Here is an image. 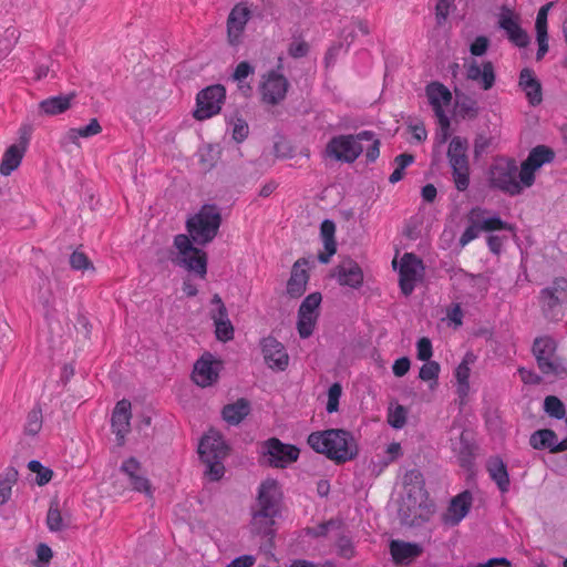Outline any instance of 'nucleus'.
<instances>
[{
  "label": "nucleus",
  "instance_id": "nucleus-49",
  "mask_svg": "<svg viewBox=\"0 0 567 567\" xmlns=\"http://www.w3.org/2000/svg\"><path fill=\"white\" fill-rule=\"evenodd\" d=\"M233 138L237 142H243L249 133L248 124L241 120L236 118L230 122Z\"/></svg>",
  "mask_w": 567,
  "mask_h": 567
},
{
  "label": "nucleus",
  "instance_id": "nucleus-34",
  "mask_svg": "<svg viewBox=\"0 0 567 567\" xmlns=\"http://www.w3.org/2000/svg\"><path fill=\"white\" fill-rule=\"evenodd\" d=\"M487 470L492 480L497 484L498 488L505 493L509 487V476L506 465L501 458H492L487 463Z\"/></svg>",
  "mask_w": 567,
  "mask_h": 567
},
{
  "label": "nucleus",
  "instance_id": "nucleus-26",
  "mask_svg": "<svg viewBox=\"0 0 567 567\" xmlns=\"http://www.w3.org/2000/svg\"><path fill=\"white\" fill-rule=\"evenodd\" d=\"M333 276L341 286H348L350 288H359L363 282L361 267L351 259L340 262L334 269Z\"/></svg>",
  "mask_w": 567,
  "mask_h": 567
},
{
  "label": "nucleus",
  "instance_id": "nucleus-27",
  "mask_svg": "<svg viewBox=\"0 0 567 567\" xmlns=\"http://www.w3.org/2000/svg\"><path fill=\"white\" fill-rule=\"evenodd\" d=\"M423 549L419 544L403 540H392L390 543V554L398 565H409L416 559Z\"/></svg>",
  "mask_w": 567,
  "mask_h": 567
},
{
  "label": "nucleus",
  "instance_id": "nucleus-29",
  "mask_svg": "<svg viewBox=\"0 0 567 567\" xmlns=\"http://www.w3.org/2000/svg\"><path fill=\"white\" fill-rule=\"evenodd\" d=\"M518 85L525 93L530 105H538L543 100L542 85L535 73L529 69L522 70Z\"/></svg>",
  "mask_w": 567,
  "mask_h": 567
},
{
  "label": "nucleus",
  "instance_id": "nucleus-9",
  "mask_svg": "<svg viewBox=\"0 0 567 567\" xmlns=\"http://www.w3.org/2000/svg\"><path fill=\"white\" fill-rule=\"evenodd\" d=\"M425 96L442 130V142L446 140L450 128V112L453 95L447 86L440 82H431L425 86Z\"/></svg>",
  "mask_w": 567,
  "mask_h": 567
},
{
  "label": "nucleus",
  "instance_id": "nucleus-15",
  "mask_svg": "<svg viewBox=\"0 0 567 567\" xmlns=\"http://www.w3.org/2000/svg\"><path fill=\"white\" fill-rule=\"evenodd\" d=\"M321 295L313 292L300 305L298 311L297 329L301 338H308L312 334L319 315V306L321 303Z\"/></svg>",
  "mask_w": 567,
  "mask_h": 567
},
{
  "label": "nucleus",
  "instance_id": "nucleus-55",
  "mask_svg": "<svg viewBox=\"0 0 567 567\" xmlns=\"http://www.w3.org/2000/svg\"><path fill=\"white\" fill-rule=\"evenodd\" d=\"M35 551H37V560L34 564L38 567H47L53 556L52 549L45 544H40V545H38Z\"/></svg>",
  "mask_w": 567,
  "mask_h": 567
},
{
  "label": "nucleus",
  "instance_id": "nucleus-19",
  "mask_svg": "<svg viewBox=\"0 0 567 567\" xmlns=\"http://www.w3.org/2000/svg\"><path fill=\"white\" fill-rule=\"evenodd\" d=\"M498 25L503 29L511 42L519 48L529 43V37L519 24V16L507 7H502L498 14Z\"/></svg>",
  "mask_w": 567,
  "mask_h": 567
},
{
  "label": "nucleus",
  "instance_id": "nucleus-32",
  "mask_svg": "<svg viewBox=\"0 0 567 567\" xmlns=\"http://www.w3.org/2000/svg\"><path fill=\"white\" fill-rule=\"evenodd\" d=\"M336 225L332 220L326 219L320 227V236L323 244V252H320L318 258L322 264L329 262L330 258L337 251V243L334 239Z\"/></svg>",
  "mask_w": 567,
  "mask_h": 567
},
{
  "label": "nucleus",
  "instance_id": "nucleus-57",
  "mask_svg": "<svg viewBox=\"0 0 567 567\" xmlns=\"http://www.w3.org/2000/svg\"><path fill=\"white\" fill-rule=\"evenodd\" d=\"M42 425L41 412L38 410H33L28 415V421L25 424V431L30 434H37Z\"/></svg>",
  "mask_w": 567,
  "mask_h": 567
},
{
  "label": "nucleus",
  "instance_id": "nucleus-5",
  "mask_svg": "<svg viewBox=\"0 0 567 567\" xmlns=\"http://www.w3.org/2000/svg\"><path fill=\"white\" fill-rule=\"evenodd\" d=\"M533 354L540 372L551 381L567 375V363L557 353V342L548 336L538 337L533 343Z\"/></svg>",
  "mask_w": 567,
  "mask_h": 567
},
{
  "label": "nucleus",
  "instance_id": "nucleus-54",
  "mask_svg": "<svg viewBox=\"0 0 567 567\" xmlns=\"http://www.w3.org/2000/svg\"><path fill=\"white\" fill-rule=\"evenodd\" d=\"M198 155L200 161L204 163V168H209L216 161L217 151L213 145H205L199 148Z\"/></svg>",
  "mask_w": 567,
  "mask_h": 567
},
{
  "label": "nucleus",
  "instance_id": "nucleus-28",
  "mask_svg": "<svg viewBox=\"0 0 567 567\" xmlns=\"http://www.w3.org/2000/svg\"><path fill=\"white\" fill-rule=\"evenodd\" d=\"M472 506V495L463 492L456 495L450 503L444 515V522L449 525H457L470 512Z\"/></svg>",
  "mask_w": 567,
  "mask_h": 567
},
{
  "label": "nucleus",
  "instance_id": "nucleus-24",
  "mask_svg": "<svg viewBox=\"0 0 567 567\" xmlns=\"http://www.w3.org/2000/svg\"><path fill=\"white\" fill-rule=\"evenodd\" d=\"M309 262L306 259H298L291 269L290 278L287 282V293L292 298L303 295L309 280Z\"/></svg>",
  "mask_w": 567,
  "mask_h": 567
},
{
  "label": "nucleus",
  "instance_id": "nucleus-48",
  "mask_svg": "<svg viewBox=\"0 0 567 567\" xmlns=\"http://www.w3.org/2000/svg\"><path fill=\"white\" fill-rule=\"evenodd\" d=\"M47 524L51 532H59L63 529V518L58 506H51L47 515Z\"/></svg>",
  "mask_w": 567,
  "mask_h": 567
},
{
  "label": "nucleus",
  "instance_id": "nucleus-64",
  "mask_svg": "<svg viewBox=\"0 0 567 567\" xmlns=\"http://www.w3.org/2000/svg\"><path fill=\"white\" fill-rule=\"evenodd\" d=\"M537 35V42H538V51H537V60H540L544 58V55L548 51V35L547 32L545 33H536Z\"/></svg>",
  "mask_w": 567,
  "mask_h": 567
},
{
  "label": "nucleus",
  "instance_id": "nucleus-8",
  "mask_svg": "<svg viewBox=\"0 0 567 567\" xmlns=\"http://www.w3.org/2000/svg\"><path fill=\"white\" fill-rule=\"evenodd\" d=\"M372 133L363 131L357 135H339L330 140L326 155L343 163H353L363 152V140H371Z\"/></svg>",
  "mask_w": 567,
  "mask_h": 567
},
{
  "label": "nucleus",
  "instance_id": "nucleus-40",
  "mask_svg": "<svg viewBox=\"0 0 567 567\" xmlns=\"http://www.w3.org/2000/svg\"><path fill=\"white\" fill-rule=\"evenodd\" d=\"M414 161V157L410 154H401L395 157V168L389 177L390 183L395 184L401 181L404 176V169L411 165Z\"/></svg>",
  "mask_w": 567,
  "mask_h": 567
},
{
  "label": "nucleus",
  "instance_id": "nucleus-58",
  "mask_svg": "<svg viewBox=\"0 0 567 567\" xmlns=\"http://www.w3.org/2000/svg\"><path fill=\"white\" fill-rule=\"evenodd\" d=\"M363 142L369 143L368 146H364L365 156L370 162H373L378 158L380 154V142L374 137V134L372 133L371 140H363Z\"/></svg>",
  "mask_w": 567,
  "mask_h": 567
},
{
  "label": "nucleus",
  "instance_id": "nucleus-51",
  "mask_svg": "<svg viewBox=\"0 0 567 567\" xmlns=\"http://www.w3.org/2000/svg\"><path fill=\"white\" fill-rule=\"evenodd\" d=\"M215 333L219 341L226 342L231 340L234 338V327L230 320H227L226 322H217Z\"/></svg>",
  "mask_w": 567,
  "mask_h": 567
},
{
  "label": "nucleus",
  "instance_id": "nucleus-11",
  "mask_svg": "<svg viewBox=\"0 0 567 567\" xmlns=\"http://www.w3.org/2000/svg\"><path fill=\"white\" fill-rule=\"evenodd\" d=\"M174 245L177 249V262L188 271H193L200 278H205L207 272L206 252L194 247L189 237L186 235H177Z\"/></svg>",
  "mask_w": 567,
  "mask_h": 567
},
{
  "label": "nucleus",
  "instance_id": "nucleus-53",
  "mask_svg": "<svg viewBox=\"0 0 567 567\" xmlns=\"http://www.w3.org/2000/svg\"><path fill=\"white\" fill-rule=\"evenodd\" d=\"M481 231H482V228L480 226V223L475 221V220H470V226L463 233V235L460 239V245L462 247H465L467 244H470L472 240H474Z\"/></svg>",
  "mask_w": 567,
  "mask_h": 567
},
{
  "label": "nucleus",
  "instance_id": "nucleus-17",
  "mask_svg": "<svg viewBox=\"0 0 567 567\" xmlns=\"http://www.w3.org/2000/svg\"><path fill=\"white\" fill-rule=\"evenodd\" d=\"M539 302L543 311L554 317L556 309L567 303V280L555 279L550 286L540 291Z\"/></svg>",
  "mask_w": 567,
  "mask_h": 567
},
{
  "label": "nucleus",
  "instance_id": "nucleus-7",
  "mask_svg": "<svg viewBox=\"0 0 567 567\" xmlns=\"http://www.w3.org/2000/svg\"><path fill=\"white\" fill-rule=\"evenodd\" d=\"M258 455L262 464L284 470L298 461L300 450L296 445L270 437L258 445Z\"/></svg>",
  "mask_w": 567,
  "mask_h": 567
},
{
  "label": "nucleus",
  "instance_id": "nucleus-46",
  "mask_svg": "<svg viewBox=\"0 0 567 567\" xmlns=\"http://www.w3.org/2000/svg\"><path fill=\"white\" fill-rule=\"evenodd\" d=\"M342 394V388L339 383H333L328 390L327 412L333 413L338 411L339 400Z\"/></svg>",
  "mask_w": 567,
  "mask_h": 567
},
{
  "label": "nucleus",
  "instance_id": "nucleus-23",
  "mask_svg": "<svg viewBox=\"0 0 567 567\" xmlns=\"http://www.w3.org/2000/svg\"><path fill=\"white\" fill-rule=\"evenodd\" d=\"M287 89L288 82L281 74L269 72L261 84L262 97L268 103H278L285 97Z\"/></svg>",
  "mask_w": 567,
  "mask_h": 567
},
{
  "label": "nucleus",
  "instance_id": "nucleus-1",
  "mask_svg": "<svg viewBox=\"0 0 567 567\" xmlns=\"http://www.w3.org/2000/svg\"><path fill=\"white\" fill-rule=\"evenodd\" d=\"M553 158L554 152L546 146L533 148L519 169L512 158H496L488 171V183L507 195H519L534 185L536 173Z\"/></svg>",
  "mask_w": 567,
  "mask_h": 567
},
{
  "label": "nucleus",
  "instance_id": "nucleus-36",
  "mask_svg": "<svg viewBox=\"0 0 567 567\" xmlns=\"http://www.w3.org/2000/svg\"><path fill=\"white\" fill-rule=\"evenodd\" d=\"M248 413L249 404L245 400H238L224 408L223 417L229 424H238Z\"/></svg>",
  "mask_w": 567,
  "mask_h": 567
},
{
  "label": "nucleus",
  "instance_id": "nucleus-13",
  "mask_svg": "<svg viewBox=\"0 0 567 567\" xmlns=\"http://www.w3.org/2000/svg\"><path fill=\"white\" fill-rule=\"evenodd\" d=\"M224 368L223 361L212 353H204L194 364L193 381L200 388L214 385Z\"/></svg>",
  "mask_w": 567,
  "mask_h": 567
},
{
  "label": "nucleus",
  "instance_id": "nucleus-52",
  "mask_svg": "<svg viewBox=\"0 0 567 567\" xmlns=\"http://www.w3.org/2000/svg\"><path fill=\"white\" fill-rule=\"evenodd\" d=\"M417 359L421 361H431L433 355L432 342L429 338H421L416 343Z\"/></svg>",
  "mask_w": 567,
  "mask_h": 567
},
{
  "label": "nucleus",
  "instance_id": "nucleus-39",
  "mask_svg": "<svg viewBox=\"0 0 567 567\" xmlns=\"http://www.w3.org/2000/svg\"><path fill=\"white\" fill-rule=\"evenodd\" d=\"M408 410L398 403H391L388 408V423L394 429H402L406 423Z\"/></svg>",
  "mask_w": 567,
  "mask_h": 567
},
{
  "label": "nucleus",
  "instance_id": "nucleus-10",
  "mask_svg": "<svg viewBox=\"0 0 567 567\" xmlns=\"http://www.w3.org/2000/svg\"><path fill=\"white\" fill-rule=\"evenodd\" d=\"M468 142L461 136H454L447 148V158L452 168L455 186L465 190L470 184Z\"/></svg>",
  "mask_w": 567,
  "mask_h": 567
},
{
  "label": "nucleus",
  "instance_id": "nucleus-42",
  "mask_svg": "<svg viewBox=\"0 0 567 567\" xmlns=\"http://www.w3.org/2000/svg\"><path fill=\"white\" fill-rule=\"evenodd\" d=\"M544 409L553 417L563 419L565 416V405L557 396H547L544 401Z\"/></svg>",
  "mask_w": 567,
  "mask_h": 567
},
{
  "label": "nucleus",
  "instance_id": "nucleus-31",
  "mask_svg": "<svg viewBox=\"0 0 567 567\" xmlns=\"http://www.w3.org/2000/svg\"><path fill=\"white\" fill-rule=\"evenodd\" d=\"M131 403L127 400H121L116 403L112 415V427L117 436L123 439L130 429Z\"/></svg>",
  "mask_w": 567,
  "mask_h": 567
},
{
  "label": "nucleus",
  "instance_id": "nucleus-59",
  "mask_svg": "<svg viewBox=\"0 0 567 567\" xmlns=\"http://www.w3.org/2000/svg\"><path fill=\"white\" fill-rule=\"evenodd\" d=\"M274 153L279 158H290L292 156V148L289 143L285 140H280L275 143Z\"/></svg>",
  "mask_w": 567,
  "mask_h": 567
},
{
  "label": "nucleus",
  "instance_id": "nucleus-25",
  "mask_svg": "<svg viewBox=\"0 0 567 567\" xmlns=\"http://www.w3.org/2000/svg\"><path fill=\"white\" fill-rule=\"evenodd\" d=\"M467 79L478 83L482 89L489 90L495 83L494 68L491 62L478 63L475 60L465 63Z\"/></svg>",
  "mask_w": 567,
  "mask_h": 567
},
{
  "label": "nucleus",
  "instance_id": "nucleus-47",
  "mask_svg": "<svg viewBox=\"0 0 567 567\" xmlns=\"http://www.w3.org/2000/svg\"><path fill=\"white\" fill-rule=\"evenodd\" d=\"M456 110L463 117H473L477 113L476 102L468 97L458 99L456 101Z\"/></svg>",
  "mask_w": 567,
  "mask_h": 567
},
{
  "label": "nucleus",
  "instance_id": "nucleus-3",
  "mask_svg": "<svg viewBox=\"0 0 567 567\" xmlns=\"http://www.w3.org/2000/svg\"><path fill=\"white\" fill-rule=\"evenodd\" d=\"M308 444L316 452L338 463L351 461L358 454L353 436L344 430L332 429L311 433L308 436Z\"/></svg>",
  "mask_w": 567,
  "mask_h": 567
},
{
  "label": "nucleus",
  "instance_id": "nucleus-38",
  "mask_svg": "<svg viewBox=\"0 0 567 567\" xmlns=\"http://www.w3.org/2000/svg\"><path fill=\"white\" fill-rule=\"evenodd\" d=\"M557 436L551 430H539L530 436V445L534 449H549L555 452Z\"/></svg>",
  "mask_w": 567,
  "mask_h": 567
},
{
  "label": "nucleus",
  "instance_id": "nucleus-56",
  "mask_svg": "<svg viewBox=\"0 0 567 567\" xmlns=\"http://www.w3.org/2000/svg\"><path fill=\"white\" fill-rule=\"evenodd\" d=\"M551 6H553V2H549L539 9V11L537 13V18H536V23H535L536 33L547 32V17H548V12H549Z\"/></svg>",
  "mask_w": 567,
  "mask_h": 567
},
{
  "label": "nucleus",
  "instance_id": "nucleus-44",
  "mask_svg": "<svg viewBox=\"0 0 567 567\" xmlns=\"http://www.w3.org/2000/svg\"><path fill=\"white\" fill-rule=\"evenodd\" d=\"M254 73V68L248 63V62H240L236 69H235V72L233 74V79L234 81H236L238 83V87L244 91V92H247L250 90L249 86H245L244 85V81L250 75Z\"/></svg>",
  "mask_w": 567,
  "mask_h": 567
},
{
  "label": "nucleus",
  "instance_id": "nucleus-45",
  "mask_svg": "<svg viewBox=\"0 0 567 567\" xmlns=\"http://www.w3.org/2000/svg\"><path fill=\"white\" fill-rule=\"evenodd\" d=\"M14 483L13 475H0V506L10 499Z\"/></svg>",
  "mask_w": 567,
  "mask_h": 567
},
{
  "label": "nucleus",
  "instance_id": "nucleus-30",
  "mask_svg": "<svg viewBox=\"0 0 567 567\" xmlns=\"http://www.w3.org/2000/svg\"><path fill=\"white\" fill-rule=\"evenodd\" d=\"M468 220H475L480 223L482 230L484 231H493V230H513V227L503 221L498 216L492 215L482 208H474L471 210L468 215Z\"/></svg>",
  "mask_w": 567,
  "mask_h": 567
},
{
  "label": "nucleus",
  "instance_id": "nucleus-63",
  "mask_svg": "<svg viewBox=\"0 0 567 567\" xmlns=\"http://www.w3.org/2000/svg\"><path fill=\"white\" fill-rule=\"evenodd\" d=\"M518 374L520 377V380L524 383H526V384H537V383L540 382L539 375H537L532 370H528V369H525V368H519L518 369Z\"/></svg>",
  "mask_w": 567,
  "mask_h": 567
},
{
  "label": "nucleus",
  "instance_id": "nucleus-43",
  "mask_svg": "<svg viewBox=\"0 0 567 567\" xmlns=\"http://www.w3.org/2000/svg\"><path fill=\"white\" fill-rule=\"evenodd\" d=\"M28 467L32 473L37 474L35 482L38 485L42 486L51 481L53 474L52 471L49 467L43 466L40 462L31 461L29 462Z\"/></svg>",
  "mask_w": 567,
  "mask_h": 567
},
{
  "label": "nucleus",
  "instance_id": "nucleus-21",
  "mask_svg": "<svg viewBox=\"0 0 567 567\" xmlns=\"http://www.w3.org/2000/svg\"><path fill=\"white\" fill-rule=\"evenodd\" d=\"M28 136H21L18 143L10 145L4 151L0 162L1 175L9 176L13 171H16L20 166L28 150Z\"/></svg>",
  "mask_w": 567,
  "mask_h": 567
},
{
  "label": "nucleus",
  "instance_id": "nucleus-50",
  "mask_svg": "<svg viewBox=\"0 0 567 567\" xmlns=\"http://www.w3.org/2000/svg\"><path fill=\"white\" fill-rule=\"evenodd\" d=\"M71 267L75 270H87L92 269L93 266L89 258L81 251H74L70 257Z\"/></svg>",
  "mask_w": 567,
  "mask_h": 567
},
{
  "label": "nucleus",
  "instance_id": "nucleus-16",
  "mask_svg": "<svg viewBox=\"0 0 567 567\" xmlns=\"http://www.w3.org/2000/svg\"><path fill=\"white\" fill-rule=\"evenodd\" d=\"M422 261L412 254H404L399 261L400 287L402 292L410 295L415 285L421 281L423 277Z\"/></svg>",
  "mask_w": 567,
  "mask_h": 567
},
{
  "label": "nucleus",
  "instance_id": "nucleus-18",
  "mask_svg": "<svg viewBox=\"0 0 567 567\" xmlns=\"http://www.w3.org/2000/svg\"><path fill=\"white\" fill-rule=\"evenodd\" d=\"M260 348L266 365L275 371H285L289 364V355L285 346L274 337L260 341Z\"/></svg>",
  "mask_w": 567,
  "mask_h": 567
},
{
  "label": "nucleus",
  "instance_id": "nucleus-22",
  "mask_svg": "<svg viewBox=\"0 0 567 567\" xmlns=\"http://www.w3.org/2000/svg\"><path fill=\"white\" fill-rule=\"evenodd\" d=\"M475 362V357L472 353H466L461 361V363L456 367L454 371L455 377V386L456 393L460 400V404H465L470 393H471V383L470 377L472 371V365Z\"/></svg>",
  "mask_w": 567,
  "mask_h": 567
},
{
  "label": "nucleus",
  "instance_id": "nucleus-20",
  "mask_svg": "<svg viewBox=\"0 0 567 567\" xmlns=\"http://www.w3.org/2000/svg\"><path fill=\"white\" fill-rule=\"evenodd\" d=\"M250 19V10L244 3L236 4L227 19V39L229 44L238 45L243 41L244 31Z\"/></svg>",
  "mask_w": 567,
  "mask_h": 567
},
{
  "label": "nucleus",
  "instance_id": "nucleus-4",
  "mask_svg": "<svg viewBox=\"0 0 567 567\" xmlns=\"http://www.w3.org/2000/svg\"><path fill=\"white\" fill-rule=\"evenodd\" d=\"M198 453L206 465V475L212 481L220 480L225 474L224 460L228 447L219 432L209 430L200 440Z\"/></svg>",
  "mask_w": 567,
  "mask_h": 567
},
{
  "label": "nucleus",
  "instance_id": "nucleus-14",
  "mask_svg": "<svg viewBox=\"0 0 567 567\" xmlns=\"http://www.w3.org/2000/svg\"><path fill=\"white\" fill-rule=\"evenodd\" d=\"M120 472L127 478L132 491L142 493L147 498H153L154 487L135 457L124 460L120 466Z\"/></svg>",
  "mask_w": 567,
  "mask_h": 567
},
{
  "label": "nucleus",
  "instance_id": "nucleus-37",
  "mask_svg": "<svg viewBox=\"0 0 567 567\" xmlns=\"http://www.w3.org/2000/svg\"><path fill=\"white\" fill-rule=\"evenodd\" d=\"M441 367L436 361H426L419 372V378L429 383V389L434 391L439 385Z\"/></svg>",
  "mask_w": 567,
  "mask_h": 567
},
{
  "label": "nucleus",
  "instance_id": "nucleus-61",
  "mask_svg": "<svg viewBox=\"0 0 567 567\" xmlns=\"http://www.w3.org/2000/svg\"><path fill=\"white\" fill-rule=\"evenodd\" d=\"M410 367H411V362H410L409 358L402 357L394 361V363L392 365V371L395 377L401 378L409 372Z\"/></svg>",
  "mask_w": 567,
  "mask_h": 567
},
{
  "label": "nucleus",
  "instance_id": "nucleus-33",
  "mask_svg": "<svg viewBox=\"0 0 567 567\" xmlns=\"http://www.w3.org/2000/svg\"><path fill=\"white\" fill-rule=\"evenodd\" d=\"M72 100L73 95L51 96L40 102L39 106L43 114L54 116L68 111L71 107Z\"/></svg>",
  "mask_w": 567,
  "mask_h": 567
},
{
  "label": "nucleus",
  "instance_id": "nucleus-62",
  "mask_svg": "<svg viewBox=\"0 0 567 567\" xmlns=\"http://www.w3.org/2000/svg\"><path fill=\"white\" fill-rule=\"evenodd\" d=\"M453 7L454 0H440L436 4L437 19L444 20L449 16Z\"/></svg>",
  "mask_w": 567,
  "mask_h": 567
},
{
  "label": "nucleus",
  "instance_id": "nucleus-6",
  "mask_svg": "<svg viewBox=\"0 0 567 567\" xmlns=\"http://www.w3.org/2000/svg\"><path fill=\"white\" fill-rule=\"evenodd\" d=\"M220 220L217 207L205 205L187 220V230L195 243L205 245L217 235Z\"/></svg>",
  "mask_w": 567,
  "mask_h": 567
},
{
  "label": "nucleus",
  "instance_id": "nucleus-2",
  "mask_svg": "<svg viewBox=\"0 0 567 567\" xmlns=\"http://www.w3.org/2000/svg\"><path fill=\"white\" fill-rule=\"evenodd\" d=\"M282 491L276 478L267 477L257 487L256 501L251 508L250 529L258 535L274 532L276 517L280 513Z\"/></svg>",
  "mask_w": 567,
  "mask_h": 567
},
{
  "label": "nucleus",
  "instance_id": "nucleus-41",
  "mask_svg": "<svg viewBox=\"0 0 567 567\" xmlns=\"http://www.w3.org/2000/svg\"><path fill=\"white\" fill-rule=\"evenodd\" d=\"M212 306L210 318L215 327L217 326V322H226L229 320L227 309L218 295L213 296Z\"/></svg>",
  "mask_w": 567,
  "mask_h": 567
},
{
  "label": "nucleus",
  "instance_id": "nucleus-60",
  "mask_svg": "<svg viewBox=\"0 0 567 567\" xmlns=\"http://www.w3.org/2000/svg\"><path fill=\"white\" fill-rule=\"evenodd\" d=\"M488 39L486 37H477L471 44V53L476 56L485 54L488 48Z\"/></svg>",
  "mask_w": 567,
  "mask_h": 567
},
{
  "label": "nucleus",
  "instance_id": "nucleus-12",
  "mask_svg": "<svg viewBox=\"0 0 567 567\" xmlns=\"http://www.w3.org/2000/svg\"><path fill=\"white\" fill-rule=\"evenodd\" d=\"M226 99V90L220 84L207 86L196 97L194 117L198 121L208 120L221 111Z\"/></svg>",
  "mask_w": 567,
  "mask_h": 567
},
{
  "label": "nucleus",
  "instance_id": "nucleus-35",
  "mask_svg": "<svg viewBox=\"0 0 567 567\" xmlns=\"http://www.w3.org/2000/svg\"><path fill=\"white\" fill-rule=\"evenodd\" d=\"M102 132V126L96 118H92L87 125L70 128L65 134V140L72 144H78L79 138L95 136Z\"/></svg>",
  "mask_w": 567,
  "mask_h": 567
}]
</instances>
